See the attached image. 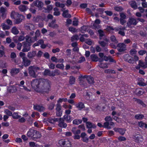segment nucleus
Returning <instances> with one entry per match:
<instances>
[{
  "label": "nucleus",
  "instance_id": "obj_58",
  "mask_svg": "<svg viewBox=\"0 0 147 147\" xmlns=\"http://www.w3.org/2000/svg\"><path fill=\"white\" fill-rule=\"evenodd\" d=\"M59 143L61 146H63L65 144V141L63 140H61L59 141Z\"/></svg>",
  "mask_w": 147,
  "mask_h": 147
},
{
  "label": "nucleus",
  "instance_id": "obj_56",
  "mask_svg": "<svg viewBox=\"0 0 147 147\" xmlns=\"http://www.w3.org/2000/svg\"><path fill=\"white\" fill-rule=\"evenodd\" d=\"M114 8L117 11H121L123 10V9L121 7L115 6Z\"/></svg>",
  "mask_w": 147,
  "mask_h": 147
},
{
  "label": "nucleus",
  "instance_id": "obj_61",
  "mask_svg": "<svg viewBox=\"0 0 147 147\" xmlns=\"http://www.w3.org/2000/svg\"><path fill=\"white\" fill-rule=\"evenodd\" d=\"M105 120L106 121L109 122L112 120V118L110 116H107L105 118Z\"/></svg>",
  "mask_w": 147,
  "mask_h": 147
},
{
  "label": "nucleus",
  "instance_id": "obj_37",
  "mask_svg": "<svg viewBox=\"0 0 147 147\" xmlns=\"http://www.w3.org/2000/svg\"><path fill=\"white\" fill-rule=\"evenodd\" d=\"M58 119L57 118H49L48 119V121L51 123L54 124L56 121H58Z\"/></svg>",
  "mask_w": 147,
  "mask_h": 147
},
{
  "label": "nucleus",
  "instance_id": "obj_30",
  "mask_svg": "<svg viewBox=\"0 0 147 147\" xmlns=\"http://www.w3.org/2000/svg\"><path fill=\"white\" fill-rule=\"evenodd\" d=\"M19 72V70L18 69H13L11 71V74L12 76H14Z\"/></svg>",
  "mask_w": 147,
  "mask_h": 147
},
{
  "label": "nucleus",
  "instance_id": "obj_50",
  "mask_svg": "<svg viewBox=\"0 0 147 147\" xmlns=\"http://www.w3.org/2000/svg\"><path fill=\"white\" fill-rule=\"evenodd\" d=\"M138 125L140 127L142 128H143L144 127L146 128L147 127V125L146 124L143 123L142 121H140L139 122Z\"/></svg>",
  "mask_w": 147,
  "mask_h": 147
},
{
  "label": "nucleus",
  "instance_id": "obj_43",
  "mask_svg": "<svg viewBox=\"0 0 147 147\" xmlns=\"http://www.w3.org/2000/svg\"><path fill=\"white\" fill-rule=\"evenodd\" d=\"M55 21H52L51 23L49 24V26L53 28H56L57 27V25L55 24Z\"/></svg>",
  "mask_w": 147,
  "mask_h": 147
},
{
  "label": "nucleus",
  "instance_id": "obj_33",
  "mask_svg": "<svg viewBox=\"0 0 147 147\" xmlns=\"http://www.w3.org/2000/svg\"><path fill=\"white\" fill-rule=\"evenodd\" d=\"M91 59L94 61H97L98 60V58L97 56L95 55H91L90 56Z\"/></svg>",
  "mask_w": 147,
  "mask_h": 147
},
{
  "label": "nucleus",
  "instance_id": "obj_6",
  "mask_svg": "<svg viewBox=\"0 0 147 147\" xmlns=\"http://www.w3.org/2000/svg\"><path fill=\"white\" fill-rule=\"evenodd\" d=\"M43 5V3L41 1H35L33 2L31 6L32 7L36 6L38 8L40 9H40L42 7Z\"/></svg>",
  "mask_w": 147,
  "mask_h": 147
},
{
  "label": "nucleus",
  "instance_id": "obj_31",
  "mask_svg": "<svg viewBox=\"0 0 147 147\" xmlns=\"http://www.w3.org/2000/svg\"><path fill=\"white\" fill-rule=\"evenodd\" d=\"M19 9L21 11H24L26 10L28 8L27 7L24 5H21L19 6Z\"/></svg>",
  "mask_w": 147,
  "mask_h": 147
},
{
  "label": "nucleus",
  "instance_id": "obj_1",
  "mask_svg": "<svg viewBox=\"0 0 147 147\" xmlns=\"http://www.w3.org/2000/svg\"><path fill=\"white\" fill-rule=\"evenodd\" d=\"M31 85L34 90L39 93L48 92L51 89V82L46 79L33 80L31 82Z\"/></svg>",
  "mask_w": 147,
  "mask_h": 147
},
{
  "label": "nucleus",
  "instance_id": "obj_10",
  "mask_svg": "<svg viewBox=\"0 0 147 147\" xmlns=\"http://www.w3.org/2000/svg\"><path fill=\"white\" fill-rule=\"evenodd\" d=\"M137 23V22L136 20L133 18H131L129 19V22L127 23V25L128 27H130L131 25H136Z\"/></svg>",
  "mask_w": 147,
  "mask_h": 147
},
{
  "label": "nucleus",
  "instance_id": "obj_8",
  "mask_svg": "<svg viewBox=\"0 0 147 147\" xmlns=\"http://www.w3.org/2000/svg\"><path fill=\"white\" fill-rule=\"evenodd\" d=\"M58 121L59 122L58 125L60 127L65 128L67 127V124L64 122V120L62 118H60L58 119Z\"/></svg>",
  "mask_w": 147,
  "mask_h": 147
},
{
  "label": "nucleus",
  "instance_id": "obj_47",
  "mask_svg": "<svg viewBox=\"0 0 147 147\" xmlns=\"http://www.w3.org/2000/svg\"><path fill=\"white\" fill-rule=\"evenodd\" d=\"M130 3L132 7L135 9H136L137 8V6L135 1H131Z\"/></svg>",
  "mask_w": 147,
  "mask_h": 147
},
{
  "label": "nucleus",
  "instance_id": "obj_26",
  "mask_svg": "<svg viewBox=\"0 0 147 147\" xmlns=\"http://www.w3.org/2000/svg\"><path fill=\"white\" fill-rule=\"evenodd\" d=\"M23 63L25 66H27L30 65V61L26 58L23 60Z\"/></svg>",
  "mask_w": 147,
  "mask_h": 147
},
{
  "label": "nucleus",
  "instance_id": "obj_20",
  "mask_svg": "<svg viewBox=\"0 0 147 147\" xmlns=\"http://www.w3.org/2000/svg\"><path fill=\"white\" fill-rule=\"evenodd\" d=\"M24 84V82L23 80H22L20 82V84H17L18 86H17L19 87H23V88L27 92H30V90L28 89L27 88V87L26 86H23Z\"/></svg>",
  "mask_w": 147,
  "mask_h": 147
},
{
  "label": "nucleus",
  "instance_id": "obj_32",
  "mask_svg": "<svg viewBox=\"0 0 147 147\" xmlns=\"http://www.w3.org/2000/svg\"><path fill=\"white\" fill-rule=\"evenodd\" d=\"M11 32L14 34H17L19 32L17 28L15 26H13L12 28L11 29Z\"/></svg>",
  "mask_w": 147,
  "mask_h": 147
},
{
  "label": "nucleus",
  "instance_id": "obj_9",
  "mask_svg": "<svg viewBox=\"0 0 147 147\" xmlns=\"http://www.w3.org/2000/svg\"><path fill=\"white\" fill-rule=\"evenodd\" d=\"M114 131L116 132H118L121 135H124L125 131L126 129L124 128H119L117 127H115L113 129Z\"/></svg>",
  "mask_w": 147,
  "mask_h": 147
},
{
  "label": "nucleus",
  "instance_id": "obj_35",
  "mask_svg": "<svg viewBox=\"0 0 147 147\" xmlns=\"http://www.w3.org/2000/svg\"><path fill=\"white\" fill-rule=\"evenodd\" d=\"M26 45H24L23 46V48L22 50V51L23 52H27L30 50V46L31 45H28V48L26 47Z\"/></svg>",
  "mask_w": 147,
  "mask_h": 147
},
{
  "label": "nucleus",
  "instance_id": "obj_18",
  "mask_svg": "<svg viewBox=\"0 0 147 147\" xmlns=\"http://www.w3.org/2000/svg\"><path fill=\"white\" fill-rule=\"evenodd\" d=\"M75 106L79 110H81L84 107V103L81 102H79L78 103L76 104L75 105Z\"/></svg>",
  "mask_w": 147,
  "mask_h": 147
},
{
  "label": "nucleus",
  "instance_id": "obj_5",
  "mask_svg": "<svg viewBox=\"0 0 147 147\" xmlns=\"http://www.w3.org/2000/svg\"><path fill=\"white\" fill-rule=\"evenodd\" d=\"M58 70H55L54 72H51L48 69H45L43 72V75L45 76H54L55 75V73L57 72Z\"/></svg>",
  "mask_w": 147,
  "mask_h": 147
},
{
  "label": "nucleus",
  "instance_id": "obj_42",
  "mask_svg": "<svg viewBox=\"0 0 147 147\" xmlns=\"http://www.w3.org/2000/svg\"><path fill=\"white\" fill-rule=\"evenodd\" d=\"M103 127L106 128L108 129H110L111 128V127L109 126V122L106 121L104 123Z\"/></svg>",
  "mask_w": 147,
  "mask_h": 147
},
{
  "label": "nucleus",
  "instance_id": "obj_34",
  "mask_svg": "<svg viewBox=\"0 0 147 147\" xmlns=\"http://www.w3.org/2000/svg\"><path fill=\"white\" fill-rule=\"evenodd\" d=\"M144 80L142 78L139 79L138 84L140 86H144L146 85V84L144 82Z\"/></svg>",
  "mask_w": 147,
  "mask_h": 147
},
{
  "label": "nucleus",
  "instance_id": "obj_41",
  "mask_svg": "<svg viewBox=\"0 0 147 147\" xmlns=\"http://www.w3.org/2000/svg\"><path fill=\"white\" fill-rule=\"evenodd\" d=\"M13 119H17L21 117V116L18 115L17 112H14L11 115Z\"/></svg>",
  "mask_w": 147,
  "mask_h": 147
},
{
  "label": "nucleus",
  "instance_id": "obj_11",
  "mask_svg": "<svg viewBox=\"0 0 147 147\" xmlns=\"http://www.w3.org/2000/svg\"><path fill=\"white\" fill-rule=\"evenodd\" d=\"M7 9L6 8L4 7H1L0 9V13L1 14V16L2 18H5L7 15Z\"/></svg>",
  "mask_w": 147,
  "mask_h": 147
},
{
  "label": "nucleus",
  "instance_id": "obj_38",
  "mask_svg": "<svg viewBox=\"0 0 147 147\" xmlns=\"http://www.w3.org/2000/svg\"><path fill=\"white\" fill-rule=\"evenodd\" d=\"M139 65L143 68L147 67V65L146 64V62H145V63H144L141 61H139Z\"/></svg>",
  "mask_w": 147,
  "mask_h": 147
},
{
  "label": "nucleus",
  "instance_id": "obj_44",
  "mask_svg": "<svg viewBox=\"0 0 147 147\" xmlns=\"http://www.w3.org/2000/svg\"><path fill=\"white\" fill-rule=\"evenodd\" d=\"M54 15L55 16H58L60 15V13L58 9L57 8L55 7L54 9Z\"/></svg>",
  "mask_w": 147,
  "mask_h": 147
},
{
  "label": "nucleus",
  "instance_id": "obj_64",
  "mask_svg": "<svg viewBox=\"0 0 147 147\" xmlns=\"http://www.w3.org/2000/svg\"><path fill=\"white\" fill-rule=\"evenodd\" d=\"M65 147H71V144L70 142L67 140V141H65Z\"/></svg>",
  "mask_w": 147,
  "mask_h": 147
},
{
  "label": "nucleus",
  "instance_id": "obj_23",
  "mask_svg": "<svg viewBox=\"0 0 147 147\" xmlns=\"http://www.w3.org/2000/svg\"><path fill=\"white\" fill-rule=\"evenodd\" d=\"M71 131L75 135L79 134L80 133V130L77 129L75 127H73L72 128Z\"/></svg>",
  "mask_w": 147,
  "mask_h": 147
},
{
  "label": "nucleus",
  "instance_id": "obj_17",
  "mask_svg": "<svg viewBox=\"0 0 147 147\" xmlns=\"http://www.w3.org/2000/svg\"><path fill=\"white\" fill-rule=\"evenodd\" d=\"M134 138L136 142H140L143 141L142 136L140 135H136L134 137Z\"/></svg>",
  "mask_w": 147,
  "mask_h": 147
},
{
  "label": "nucleus",
  "instance_id": "obj_57",
  "mask_svg": "<svg viewBox=\"0 0 147 147\" xmlns=\"http://www.w3.org/2000/svg\"><path fill=\"white\" fill-rule=\"evenodd\" d=\"M64 65L63 64H58L57 65H56V67L57 68H58L62 69H63L64 68Z\"/></svg>",
  "mask_w": 147,
  "mask_h": 147
},
{
  "label": "nucleus",
  "instance_id": "obj_2",
  "mask_svg": "<svg viewBox=\"0 0 147 147\" xmlns=\"http://www.w3.org/2000/svg\"><path fill=\"white\" fill-rule=\"evenodd\" d=\"M41 70L40 68L36 66H31L28 68L29 75L33 78H35L36 77V72Z\"/></svg>",
  "mask_w": 147,
  "mask_h": 147
},
{
  "label": "nucleus",
  "instance_id": "obj_36",
  "mask_svg": "<svg viewBox=\"0 0 147 147\" xmlns=\"http://www.w3.org/2000/svg\"><path fill=\"white\" fill-rule=\"evenodd\" d=\"M1 26L3 30H9L10 28V27L9 26L6 25L4 23H2Z\"/></svg>",
  "mask_w": 147,
  "mask_h": 147
},
{
  "label": "nucleus",
  "instance_id": "obj_53",
  "mask_svg": "<svg viewBox=\"0 0 147 147\" xmlns=\"http://www.w3.org/2000/svg\"><path fill=\"white\" fill-rule=\"evenodd\" d=\"M85 42L87 44L90 45L94 44L93 42L89 39L86 40L85 41Z\"/></svg>",
  "mask_w": 147,
  "mask_h": 147
},
{
  "label": "nucleus",
  "instance_id": "obj_60",
  "mask_svg": "<svg viewBox=\"0 0 147 147\" xmlns=\"http://www.w3.org/2000/svg\"><path fill=\"white\" fill-rule=\"evenodd\" d=\"M131 57L128 54H126L123 56V58L126 61H127Z\"/></svg>",
  "mask_w": 147,
  "mask_h": 147
},
{
  "label": "nucleus",
  "instance_id": "obj_3",
  "mask_svg": "<svg viewBox=\"0 0 147 147\" xmlns=\"http://www.w3.org/2000/svg\"><path fill=\"white\" fill-rule=\"evenodd\" d=\"M85 79H86V80L90 84H92L94 83V79L90 76H80L79 78V80L81 81L83 80H84Z\"/></svg>",
  "mask_w": 147,
  "mask_h": 147
},
{
  "label": "nucleus",
  "instance_id": "obj_16",
  "mask_svg": "<svg viewBox=\"0 0 147 147\" xmlns=\"http://www.w3.org/2000/svg\"><path fill=\"white\" fill-rule=\"evenodd\" d=\"M61 11H63L62 16L64 17L67 18L71 17V15L68 13V10H64V9H62Z\"/></svg>",
  "mask_w": 147,
  "mask_h": 147
},
{
  "label": "nucleus",
  "instance_id": "obj_59",
  "mask_svg": "<svg viewBox=\"0 0 147 147\" xmlns=\"http://www.w3.org/2000/svg\"><path fill=\"white\" fill-rule=\"evenodd\" d=\"M118 139L119 141L122 142L126 140V138L123 136H120L118 138Z\"/></svg>",
  "mask_w": 147,
  "mask_h": 147
},
{
  "label": "nucleus",
  "instance_id": "obj_15",
  "mask_svg": "<svg viewBox=\"0 0 147 147\" xmlns=\"http://www.w3.org/2000/svg\"><path fill=\"white\" fill-rule=\"evenodd\" d=\"M64 119L68 123H70L73 120V118L70 115H65L63 117Z\"/></svg>",
  "mask_w": 147,
  "mask_h": 147
},
{
  "label": "nucleus",
  "instance_id": "obj_54",
  "mask_svg": "<svg viewBox=\"0 0 147 147\" xmlns=\"http://www.w3.org/2000/svg\"><path fill=\"white\" fill-rule=\"evenodd\" d=\"M74 20L73 22V24L74 26H77L78 25V20L76 18H74Z\"/></svg>",
  "mask_w": 147,
  "mask_h": 147
},
{
  "label": "nucleus",
  "instance_id": "obj_14",
  "mask_svg": "<svg viewBox=\"0 0 147 147\" xmlns=\"http://www.w3.org/2000/svg\"><path fill=\"white\" fill-rule=\"evenodd\" d=\"M36 131L32 129H30L27 133V136L29 137L34 138Z\"/></svg>",
  "mask_w": 147,
  "mask_h": 147
},
{
  "label": "nucleus",
  "instance_id": "obj_4",
  "mask_svg": "<svg viewBox=\"0 0 147 147\" xmlns=\"http://www.w3.org/2000/svg\"><path fill=\"white\" fill-rule=\"evenodd\" d=\"M117 50L119 52H123L126 50V45L124 43H119L117 45Z\"/></svg>",
  "mask_w": 147,
  "mask_h": 147
},
{
  "label": "nucleus",
  "instance_id": "obj_40",
  "mask_svg": "<svg viewBox=\"0 0 147 147\" xmlns=\"http://www.w3.org/2000/svg\"><path fill=\"white\" fill-rule=\"evenodd\" d=\"M144 117V115L140 114L136 115L135 116V119L138 120H141Z\"/></svg>",
  "mask_w": 147,
  "mask_h": 147
},
{
  "label": "nucleus",
  "instance_id": "obj_12",
  "mask_svg": "<svg viewBox=\"0 0 147 147\" xmlns=\"http://www.w3.org/2000/svg\"><path fill=\"white\" fill-rule=\"evenodd\" d=\"M34 110H36L40 112L43 111L45 109V108L43 106L40 105H34Z\"/></svg>",
  "mask_w": 147,
  "mask_h": 147
},
{
  "label": "nucleus",
  "instance_id": "obj_7",
  "mask_svg": "<svg viewBox=\"0 0 147 147\" xmlns=\"http://www.w3.org/2000/svg\"><path fill=\"white\" fill-rule=\"evenodd\" d=\"M56 114L57 116L61 117L62 114V111L61 110V107L59 105L56 104Z\"/></svg>",
  "mask_w": 147,
  "mask_h": 147
},
{
  "label": "nucleus",
  "instance_id": "obj_29",
  "mask_svg": "<svg viewBox=\"0 0 147 147\" xmlns=\"http://www.w3.org/2000/svg\"><path fill=\"white\" fill-rule=\"evenodd\" d=\"M100 21L98 19H96L95 21V23L93 25V28H100V26L98 25L100 23Z\"/></svg>",
  "mask_w": 147,
  "mask_h": 147
},
{
  "label": "nucleus",
  "instance_id": "obj_49",
  "mask_svg": "<svg viewBox=\"0 0 147 147\" xmlns=\"http://www.w3.org/2000/svg\"><path fill=\"white\" fill-rule=\"evenodd\" d=\"M4 113L8 116H11L12 115V113L9 110L5 109L4 111Z\"/></svg>",
  "mask_w": 147,
  "mask_h": 147
},
{
  "label": "nucleus",
  "instance_id": "obj_46",
  "mask_svg": "<svg viewBox=\"0 0 147 147\" xmlns=\"http://www.w3.org/2000/svg\"><path fill=\"white\" fill-rule=\"evenodd\" d=\"M110 39L112 42L115 43H117L118 42L117 40L116 39L115 36L114 35H113L111 36Z\"/></svg>",
  "mask_w": 147,
  "mask_h": 147
},
{
  "label": "nucleus",
  "instance_id": "obj_55",
  "mask_svg": "<svg viewBox=\"0 0 147 147\" xmlns=\"http://www.w3.org/2000/svg\"><path fill=\"white\" fill-rule=\"evenodd\" d=\"M69 83L70 84H73L75 82V78L73 76H70L69 80Z\"/></svg>",
  "mask_w": 147,
  "mask_h": 147
},
{
  "label": "nucleus",
  "instance_id": "obj_52",
  "mask_svg": "<svg viewBox=\"0 0 147 147\" xmlns=\"http://www.w3.org/2000/svg\"><path fill=\"white\" fill-rule=\"evenodd\" d=\"M41 136V134L39 132L36 131V132L35 133L34 138H39Z\"/></svg>",
  "mask_w": 147,
  "mask_h": 147
},
{
  "label": "nucleus",
  "instance_id": "obj_28",
  "mask_svg": "<svg viewBox=\"0 0 147 147\" xmlns=\"http://www.w3.org/2000/svg\"><path fill=\"white\" fill-rule=\"evenodd\" d=\"M18 15L20 16L17 12H15L14 11H12L10 14V17L12 19H15L16 16Z\"/></svg>",
  "mask_w": 147,
  "mask_h": 147
},
{
  "label": "nucleus",
  "instance_id": "obj_13",
  "mask_svg": "<svg viewBox=\"0 0 147 147\" xmlns=\"http://www.w3.org/2000/svg\"><path fill=\"white\" fill-rule=\"evenodd\" d=\"M26 42L25 43L24 45H27L26 47L28 48V45H30V43L32 42H34V41L30 37L28 36H27L26 37Z\"/></svg>",
  "mask_w": 147,
  "mask_h": 147
},
{
  "label": "nucleus",
  "instance_id": "obj_45",
  "mask_svg": "<svg viewBox=\"0 0 147 147\" xmlns=\"http://www.w3.org/2000/svg\"><path fill=\"white\" fill-rule=\"evenodd\" d=\"M40 33L39 31L38 30H37L35 32V37L34 38V39L32 38V39L34 41V42L36 41L37 40V37H38L40 35Z\"/></svg>",
  "mask_w": 147,
  "mask_h": 147
},
{
  "label": "nucleus",
  "instance_id": "obj_27",
  "mask_svg": "<svg viewBox=\"0 0 147 147\" xmlns=\"http://www.w3.org/2000/svg\"><path fill=\"white\" fill-rule=\"evenodd\" d=\"M67 99L66 98H59L57 101V104L61 106L60 103L63 102H66L67 101Z\"/></svg>",
  "mask_w": 147,
  "mask_h": 147
},
{
  "label": "nucleus",
  "instance_id": "obj_48",
  "mask_svg": "<svg viewBox=\"0 0 147 147\" xmlns=\"http://www.w3.org/2000/svg\"><path fill=\"white\" fill-rule=\"evenodd\" d=\"M98 66L102 68H107L108 67L107 64L105 63H100L99 64Z\"/></svg>",
  "mask_w": 147,
  "mask_h": 147
},
{
  "label": "nucleus",
  "instance_id": "obj_25",
  "mask_svg": "<svg viewBox=\"0 0 147 147\" xmlns=\"http://www.w3.org/2000/svg\"><path fill=\"white\" fill-rule=\"evenodd\" d=\"M13 89L14 91H19L21 92H23V90L26 91L23 87H11Z\"/></svg>",
  "mask_w": 147,
  "mask_h": 147
},
{
  "label": "nucleus",
  "instance_id": "obj_51",
  "mask_svg": "<svg viewBox=\"0 0 147 147\" xmlns=\"http://www.w3.org/2000/svg\"><path fill=\"white\" fill-rule=\"evenodd\" d=\"M55 5L57 7H59L61 8H63L65 6L64 4L63 3L61 4L58 2H56L55 3Z\"/></svg>",
  "mask_w": 147,
  "mask_h": 147
},
{
  "label": "nucleus",
  "instance_id": "obj_39",
  "mask_svg": "<svg viewBox=\"0 0 147 147\" xmlns=\"http://www.w3.org/2000/svg\"><path fill=\"white\" fill-rule=\"evenodd\" d=\"M82 120L81 119H76L73 121V123L75 125H78L82 123Z\"/></svg>",
  "mask_w": 147,
  "mask_h": 147
},
{
  "label": "nucleus",
  "instance_id": "obj_63",
  "mask_svg": "<svg viewBox=\"0 0 147 147\" xmlns=\"http://www.w3.org/2000/svg\"><path fill=\"white\" fill-rule=\"evenodd\" d=\"M69 30L72 33H74L76 32L77 30L75 28L72 27H70L69 28Z\"/></svg>",
  "mask_w": 147,
  "mask_h": 147
},
{
  "label": "nucleus",
  "instance_id": "obj_24",
  "mask_svg": "<svg viewBox=\"0 0 147 147\" xmlns=\"http://www.w3.org/2000/svg\"><path fill=\"white\" fill-rule=\"evenodd\" d=\"M26 27L27 29L30 30H33L35 28V26L31 23L28 24L26 26Z\"/></svg>",
  "mask_w": 147,
  "mask_h": 147
},
{
  "label": "nucleus",
  "instance_id": "obj_62",
  "mask_svg": "<svg viewBox=\"0 0 147 147\" xmlns=\"http://www.w3.org/2000/svg\"><path fill=\"white\" fill-rule=\"evenodd\" d=\"M104 72L106 73H115V71H114L111 70V69H105V70Z\"/></svg>",
  "mask_w": 147,
  "mask_h": 147
},
{
  "label": "nucleus",
  "instance_id": "obj_21",
  "mask_svg": "<svg viewBox=\"0 0 147 147\" xmlns=\"http://www.w3.org/2000/svg\"><path fill=\"white\" fill-rule=\"evenodd\" d=\"M36 54V52L35 51L32 52H29L28 53L27 56L30 58H31L34 57Z\"/></svg>",
  "mask_w": 147,
  "mask_h": 147
},
{
  "label": "nucleus",
  "instance_id": "obj_19",
  "mask_svg": "<svg viewBox=\"0 0 147 147\" xmlns=\"http://www.w3.org/2000/svg\"><path fill=\"white\" fill-rule=\"evenodd\" d=\"M86 127L88 128H95L96 127V125L90 122H87L86 123Z\"/></svg>",
  "mask_w": 147,
  "mask_h": 147
},
{
  "label": "nucleus",
  "instance_id": "obj_22",
  "mask_svg": "<svg viewBox=\"0 0 147 147\" xmlns=\"http://www.w3.org/2000/svg\"><path fill=\"white\" fill-rule=\"evenodd\" d=\"M53 9V6L51 5H49L47 6V8H43V11L45 13H49L51 10Z\"/></svg>",
  "mask_w": 147,
  "mask_h": 147
}]
</instances>
